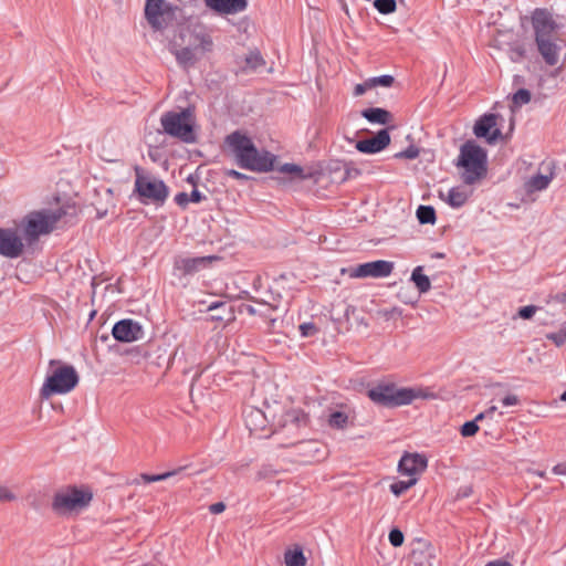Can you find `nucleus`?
Returning <instances> with one entry per match:
<instances>
[{
    "instance_id": "60",
    "label": "nucleus",
    "mask_w": 566,
    "mask_h": 566,
    "mask_svg": "<svg viewBox=\"0 0 566 566\" xmlns=\"http://www.w3.org/2000/svg\"><path fill=\"white\" fill-rule=\"evenodd\" d=\"M485 566H495V562H489Z\"/></svg>"
},
{
    "instance_id": "11",
    "label": "nucleus",
    "mask_w": 566,
    "mask_h": 566,
    "mask_svg": "<svg viewBox=\"0 0 566 566\" xmlns=\"http://www.w3.org/2000/svg\"><path fill=\"white\" fill-rule=\"evenodd\" d=\"M394 270V263L385 260H377L373 262H366L358 264L355 268L347 270L349 277L352 279H364V277H387Z\"/></svg>"
},
{
    "instance_id": "30",
    "label": "nucleus",
    "mask_w": 566,
    "mask_h": 566,
    "mask_svg": "<svg viewBox=\"0 0 566 566\" xmlns=\"http://www.w3.org/2000/svg\"><path fill=\"white\" fill-rule=\"evenodd\" d=\"M212 40L207 34L196 35L195 42L192 43V48L200 55V57L212 50Z\"/></svg>"
},
{
    "instance_id": "32",
    "label": "nucleus",
    "mask_w": 566,
    "mask_h": 566,
    "mask_svg": "<svg viewBox=\"0 0 566 566\" xmlns=\"http://www.w3.org/2000/svg\"><path fill=\"white\" fill-rule=\"evenodd\" d=\"M417 218L422 224H432L436 221V211L431 206H419L417 209Z\"/></svg>"
},
{
    "instance_id": "8",
    "label": "nucleus",
    "mask_w": 566,
    "mask_h": 566,
    "mask_svg": "<svg viewBox=\"0 0 566 566\" xmlns=\"http://www.w3.org/2000/svg\"><path fill=\"white\" fill-rule=\"evenodd\" d=\"M135 192L144 203H163L168 197V187L156 177L145 175L140 168L135 169Z\"/></svg>"
},
{
    "instance_id": "51",
    "label": "nucleus",
    "mask_w": 566,
    "mask_h": 566,
    "mask_svg": "<svg viewBox=\"0 0 566 566\" xmlns=\"http://www.w3.org/2000/svg\"><path fill=\"white\" fill-rule=\"evenodd\" d=\"M491 409H492V411L494 410L493 407ZM492 422H493V416L491 417V419L486 418V420L483 422L484 428H481V430H483L484 433H490L492 430Z\"/></svg>"
},
{
    "instance_id": "35",
    "label": "nucleus",
    "mask_w": 566,
    "mask_h": 566,
    "mask_svg": "<svg viewBox=\"0 0 566 566\" xmlns=\"http://www.w3.org/2000/svg\"><path fill=\"white\" fill-rule=\"evenodd\" d=\"M417 478H411L408 481H397L390 485V491L396 495L400 496L410 488H412L417 483Z\"/></svg>"
},
{
    "instance_id": "43",
    "label": "nucleus",
    "mask_w": 566,
    "mask_h": 566,
    "mask_svg": "<svg viewBox=\"0 0 566 566\" xmlns=\"http://www.w3.org/2000/svg\"><path fill=\"white\" fill-rule=\"evenodd\" d=\"M300 331H301L302 336L308 337V336H313L314 334H316L317 328L313 323H304V324L300 325Z\"/></svg>"
},
{
    "instance_id": "4",
    "label": "nucleus",
    "mask_w": 566,
    "mask_h": 566,
    "mask_svg": "<svg viewBox=\"0 0 566 566\" xmlns=\"http://www.w3.org/2000/svg\"><path fill=\"white\" fill-rule=\"evenodd\" d=\"M93 494L86 489L67 486L59 490L52 501V509L60 515L78 513L91 503Z\"/></svg>"
},
{
    "instance_id": "25",
    "label": "nucleus",
    "mask_w": 566,
    "mask_h": 566,
    "mask_svg": "<svg viewBox=\"0 0 566 566\" xmlns=\"http://www.w3.org/2000/svg\"><path fill=\"white\" fill-rule=\"evenodd\" d=\"M469 196L463 187H453L448 191L447 201L451 207L460 208L468 201Z\"/></svg>"
},
{
    "instance_id": "19",
    "label": "nucleus",
    "mask_w": 566,
    "mask_h": 566,
    "mask_svg": "<svg viewBox=\"0 0 566 566\" xmlns=\"http://www.w3.org/2000/svg\"><path fill=\"white\" fill-rule=\"evenodd\" d=\"M217 256L182 258L176 262V268L184 274H192L208 266Z\"/></svg>"
},
{
    "instance_id": "42",
    "label": "nucleus",
    "mask_w": 566,
    "mask_h": 566,
    "mask_svg": "<svg viewBox=\"0 0 566 566\" xmlns=\"http://www.w3.org/2000/svg\"><path fill=\"white\" fill-rule=\"evenodd\" d=\"M537 307L534 305H527L518 310V316L523 319H530L536 313Z\"/></svg>"
},
{
    "instance_id": "15",
    "label": "nucleus",
    "mask_w": 566,
    "mask_h": 566,
    "mask_svg": "<svg viewBox=\"0 0 566 566\" xmlns=\"http://www.w3.org/2000/svg\"><path fill=\"white\" fill-rule=\"evenodd\" d=\"M427 459L418 453H406L399 461L398 471L411 478H417L427 468Z\"/></svg>"
},
{
    "instance_id": "41",
    "label": "nucleus",
    "mask_w": 566,
    "mask_h": 566,
    "mask_svg": "<svg viewBox=\"0 0 566 566\" xmlns=\"http://www.w3.org/2000/svg\"><path fill=\"white\" fill-rule=\"evenodd\" d=\"M547 339L552 340L556 346H562L566 342V331H558L546 335Z\"/></svg>"
},
{
    "instance_id": "56",
    "label": "nucleus",
    "mask_w": 566,
    "mask_h": 566,
    "mask_svg": "<svg viewBox=\"0 0 566 566\" xmlns=\"http://www.w3.org/2000/svg\"><path fill=\"white\" fill-rule=\"evenodd\" d=\"M497 566H512L509 562H497Z\"/></svg>"
},
{
    "instance_id": "2",
    "label": "nucleus",
    "mask_w": 566,
    "mask_h": 566,
    "mask_svg": "<svg viewBox=\"0 0 566 566\" xmlns=\"http://www.w3.org/2000/svg\"><path fill=\"white\" fill-rule=\"evenodd\" d=\"M457 167L464 184L473 185L482 180L488 172L485 149L474 140L465 142L460 148Z\"/></svg>"
},
{
    "instance_id": "50",
    "label": "nucleus",
    "mask_w": 566,
    "mask_h": 566,
    "mask_svg": "<svg viewBox=\"0 0 566 566\" xmlns=\"http://www.w3.org/2000/svg\"><path fill=\"white\" fill-rule=\"evenodd\" d=\"M501 151H502V159H511L512 156H513V148L511 146H509L506 143H504V145L501 147Z\"/></svg>"
},
{
    "instance_id": "31",
    "label": "nucleus",
    "mask_w": 566,
    "mask_h": 566,
    "mask_svg": "<svg viewBox=\"0 0 566 566\" xmlns=\"http://www.w3.org/2000/svg\"><path fill=\"white\" fill-rule=\"evenodd\" d=\"M181 469H179V471ZM177 472H178V470L168 471V472H165V473H161V474H146V473H143V474L139 475V478H137V479H135L133 481V484H139L140 482L153 483V482L165 481V480L169 479L170 476L175 475Z\"/></svg>"
},
{
    "instance_id": "40",
    "label": "nucleus",
    "mask_w": 566,
    "mask_h": 566,
    "mask_svg": "<svg viewBox=\"0 0 566 566\" xmlns=\"http://www.w3.org/2000/svg\"><path fill=\"white\" fill-rule=\"evenodd\" d=\"M247 64L251 67V69H256L259 67L260 65L264 64V61L261 56V54L259 52H251L248 56H247Z\"/></svg>"
},
{
    "instance_id": "12",
    "label": "nucleus",
    "mask_w": 566,
    "mask_h": 566,
    "mask_svg": "<svg viewBox=\"0 0 566 566\" xmlns=\"http://www.w3.org/2000/svg\"><path fill=\"white\" fill-rule=\"evenodd\" d=\"M535 41L537 50L545 63L549 66L557 65L563 50L562 40L555 34H548L545 36L539 35V38H535Z\"/></svg>"
},
{
    "instance_id": "37",
    "label": "nucleus",
    "mask_w": 566,
    "mask_h": 566,
    "mask_svg": "<svg viewBox=\"0 0 566 566\" xmlns=\"http://www.w3.org/2000/svg\"><path fill=\"white\" fill-rule=\"evenodd\" d=\"M18 500V495L10 486L0 484V503H10Z\"/></svg>"
},
{
    "instance_id": "14",
    "label": "nucleus",
    "mask_w": 566,
    "mask_h": 566,
    "mask_svg": "<svg viewBox=\"0 0 566 566\" xmlns=\"http://www.w3.org/2000/svg\"><path fill=\"white\" fill-rule=\"evenodd\" d=\"M145 17L155 30H160L169 17V7L164 0H147Z\"/></svg>"
},
{
    "instance_id": "1",
    "label": "nucleus",
    "mask_w": 566,
    "mask_h": 566,
    "mask_svg": "<svg viewBox=\"0 0 566 566\" xmlns=\"http://www.w3.org/2000/svg\"><path fill=\"white\" fill-rule=\"evenodd\" d=\"M223 150L231 155L241 168L252 171H271L276 160L270 151L259 150L252 139L239 130L224 138Z\"/></svg>"
},
{
    "instance_id": "45",
    "label": "nucleus",
    "mask_w": 566,
    "mask_h": 566,
    "mask_svg": "<svg viewBox=\"0 0 566 566\" xmlns=\"http://www.w3.org/2000/svg\"><path fill=\"white\" fill-rule=\"evenodd\" d=\"M175 201L177 205L185 208L188 205V202L190 201V198L186 192H180V193L176 195Z\"/></svg>"
},
{
    "instance_id": "54",
    "label": "nucleus",
    "mask_w": 566,
    "mask_h": 566,
    "mask_svg": "<svg viewBox=\"0 0 566 566\" xmlns=\"http://www.w3.org/2000/svg\"><path fill=\"white\" fill-rule=\"evenodd\" d=\"M222 305H223V303H213V304H211V305L209 306V308H208V310H209V311H213V310H216V308H218L219 306H222Z\"/></svg>"
},
{
    "instance_id": "57",
    "label": "nucleus",
    "mask_w": 566,
    "mask_h": 566,
    "mask_svg": "<svg viewBox=\"0 0 566 566\" xmlns=\"http://www.w3.org/2000/svg\"><path fill=\"white\" fill-rule=\"evenodd\" d=\"M559 399L566 402V390L560 395Z\"/></svg>"
},
{
    "instance_id": "44",
    "label": "nucleus",
    "mask_w": 566,
    "mask_h": 566,
    "mask_svg": "<svg viewBox=\"0 0 566 566\" xmlns=\"http://www.w3.org/2000/svg\"><path fill=\"white\" fill-rule=\"evenodd\" d=\"M373 88L371 84H370V81L367 80L366 82L364 83H360V84H357L354 88V95L355 96H360L363 94L366 93V91Z\"/></svg>"
},
{
    "instance_id": "47",
    "label": "nucleus",
    "mask_w": 566,
    "mask_h": 566,
    "mask_svg": "<svg viewBox=\"0 0 566 566\" xmlns=\"http://www.w3.org/2000/svg\"><path fill=\"white\" fill-rule=\"evenodd\" d=\"M226 175L228 177H231L233 179H238V180H247L249 177L240 171H237L234 169H228L226 170Z\"/></svg>"
},
{
    "instance_id": "20",
    "label": "nucleus",
    "mask_w": 566,
    "mask_h": 566,
    "mask_svg": "<svg viewBox=\"0 0 566 566\" xmlns=\"http://www.w3.org/2000/svg\"><path fill=\"white\" fill-rule=\"evenodd\" d=\"M206 4L221 13L233 14L247 8V0H205Z\"/></svg>"
},
{
    "instance_id": "52",
    "label": "nucleus",
    "mask_w": 566,
    "mask_h": 566,
    "mask_svg": "<svg viewBox=\"0 0 566 566\" xmlns=\"http://www.w3.org/2000/svg\"><path fill=\"white\" fill-rule=\"evenodd\" d=\"M190 201L192 202H200L202 200V195L198 190H192L191 195L189 196Z\"/></svg>"
},
{
    "instance_id": "53",
    "label": "nucleus",
    "mask_w": 566,
    "mask_h": 566,
    "mask_svg": "<svg viewBox=\"0 0 566 566\" xmlns=\"http://www.w3.org/2000/svg\"><path fill=\"white\" fill-rule=\"evenodd\" d=\"M558 302L566 303V291L557 296Z\"/></svg>"
},
{
    "instance_id": "33",
    "label": "nucleus",
    "mask_w": 566,
    "mask_h": 566,
    "mask_svg": "<svg viewBox=\"0 0 566 566\" xmlns=\"http://www.w3.org/2000/svg\"><path fill=\"white\" fill-rule=\"evenodd\" d=\"M283 417V426L287 423H301L306 420V415L301 409L294 408L286 410Z\"/></svg>"
},
{
    "instance_id": "28",
    "label": "nucleus",
    "mask_w": 566,
    "mask_h": 566,
    "mask_svg": "<svg viewBox=\"0 0 566 566\" xmlns=\"http://www.w3.org/2000/svg\"><path fill=\"white\" fill-rule=\"evenodd\" d=\"M176 59L180 64L189 66L193 65L200 59V55L195 51L192 46H190L182 48L181 50L177 51Z\"/></svg>"
},
{
    "instance_id": "23",
    "label": "nucleus",
    "mask_w": 566,
    "mask_h": 566,
    "mask_svg": "<svg viewBox=\"0 0 566 566\" xmlns=\"http://www.w3.org/2000/svg\"><path fill=\"white\" fill-rule=\"evenodd\" d=\"M361 115L368 122L380 124V125H386V124L390 123L392 119V115L388 111H386L384 108H379V107H371V108L364 109L361 112Z\"/></svg>"
},
{
    "instance_id": "36",
    "label": "nucleus",
    "mask_w": 566,
    "mask_h": 566,
    "mask_svg": "<svg viewBox=\"0 0 566 566\" xmlns=\"http://www.w3.org/2000/svg\"><path fill=\"white\" fill-rule=\"evenodd\" d=\"M374 7L382 14H389L396 11L395 0H375Z\"/></svg>"
},
{
    "instance_id": "17",
    "label": "nucleus",
    "mask_w": 566,
    "mask_h": 566,
    "mask_svg": "<svg viewBox=\"0 0 566 566\" xmlns=\"http://www.w3.org/2000/svg\"><path fill=\"white\" fill-rule=\"evenodd\" d=\"M532 24L535 32V38L539 35L555 34V25L548 12L542 9H536L532 15Z\"/></svg>"
},
{
    "instance_id": "55",
    "label": "nucleus",
    "mask_w": 566,
    "mask_h": 566,
    "mask_svg": "<svg viewBox=\"0 0 566 566\" xmlns=\"http://www.w3.org/2000/svg\"><path fill=\"white\" fill-rule=\"evenodd\" d=\"M533 473L539 478H545V472L544 471H533Z\"/></svg>"
},
{
    "instance_id": "3",
    "label": "nucleus",
    "mask_w": 566,
    "mask_h": 566,
    "mask_svg": "<svg viewBox=\"0 0 566 566\" xmlns=\"http://www.w3.org/2000/svg\"><path fill=\"white\" fill-rule=\"evenodd\" d=\"M78 380V374L73 366L51 360L50 370L40 389V396L43 399H49L54 395H66L77 386Z\"/></svg>"
},
{
    "instance_id": "59",
    "label": "nucleus",
    "mask_w": 566,
    "mask_h": 566,
    "mask_svg": "<svg viewBox=\"0 0 566 566\" xmlns=\"http://www.w3.org/2000/svg\"><path fill=\"white\" fill-rule=\"evenodd\" d=\"M419 551L415 549L412 551V556L416 557L418 555ZM420 553H423L422 551H420Z\"/></svg>"
},
{
    "instance_id": "34",
    "label": "nucleus",
    "mask_w": 566,
    "mask_h": 566,
    "mask_svg": "<svg viewBox=\"0 0 566 566\" xmlns=\"http://www.w3.org/2000/svg\"><path fill=\"white\" fill-rule=\"evenodd\" d=\"M348 416L343 411H334L328 417V424L335 429H344L347 426Z\"/></svg>"
},
{
    "instance_id": "29",
    "label": "nucleus",
    "mask_w": 566,
    "mask_h": 566,
    "mask_svg": "<svg viewBox=\"0 0 566 566\" xmlns=\"http://www.w3.org/2000/svg\"><path fill=\"white\" fill-rule=\"evenodd\" d=\"M284 563L286 566H305L306 558L303 554L301 547H295V549L286 551L284 554Z\"/></svg>"
},
{
    "instance_id": "9",
    "label": "nucleus",
    "mask_w": 566,
    "mask_h": 566,
    "mask_svg": "<svg viewBox=\"0 0 566 566\" xmlns=\"http://www.w3.org/2000/svg\"><path fill=\"white\" fill-rule=\"evenodd\" d=\"M531 97V92L525 88H521L512 95L510 105L511 114L509 117L503 118L497 115V143L506 140L512 135L515 126L513 113L530 103Z\"/></svg>"
},
{
    "instance_id": "49",
    "label": "nucleus",
    "mask_w": 566,
    "mask_h": 566,
    "mask_svg": "<svg viewBox=\"0 0 566 566\" xmlns=\"http://www.w3.org/2000/svg\"><path fill=\"white\" fill-rule=\"evenodd\" d=\"M226 510V505L223 502H217L209 506V511L212 514H220Z\"/></svg>"
},
{
    "instance_id": "61",
    "label": "nucleus",
    "mask_w": 566,
    "mask_h": 566,
    "mask_svg": "<svg viewBox=\"0 0 566 566\" xmlns=\"http://www.w3.org/2000/svg\"><path fill=\"white\" fill-rule=\"evenodd\" d=\"M248 310H249L250 313H252V314L254 313V310L251 306H249Z\"/></svg>"
},
{
    "instance_id": "58",
    "label": "nucleus",
    "mask_w": 566,
    "mask_h": 566,
    "mask_svg": "<svg viewBox=\"0 0 566 566\" xmlns=\"http://www.w3.org/2000/svg\"><path fill=\"white\" fill-rule=\"evenodd\" d=\"M102 158H103V159H105V160H107V161H115V158H107V157H105V156H103V155H102Z\"/></svg>"
},
{
    "instance_id": "21",
    "label": "nucleus",
    "mask_w": 566,
    "mask_h": 566,
    "mask_svg": "<svg viewBox=\"0 0 566 566\" xmlns=\"http://www.w3.org/2000/svg\"><path fill=\"white\" fill-rule=\"evenodd\" d=\"M492 417V409L486 410L485 412H480L475 416V418L471 421L464 422L460 428V434L463 438H470L475 436L481 428H484L483 422L486 420V418L491 419Z\"/></svg>"
},
{
    "instance_id": "26",
    "label": "nucleus",
    "mask_w": 566,
    "mask_h": 566,
    "mask_svg": "<svg viewBox=\"0 0 566 566\" xmlns=\"http://www.w3.org/2000/svg\"><path fill=\"white\" fill-rule=\"evenodd\" d=\"M411 281L415 283L420 293H427L431 287L430 280L426 274H423L422 266H417L413 269L411 273Z\"/></svg>"
},
{
    "instance_id": "48",
    "label": "nucleus",
    "mask_w": 566,
    "mask_h": 566,
    "mask_svg": "<svg viewBox=\"0 0 566 566\" xmlns=\"http://www.w3.org/2000/svg\"><path fill=\"white\" fill-rule=\"evenodd\" d=\"M418 155H419L418 149L410 147V148L406 149L405 151L400 153L398 156L413 159V158H417Z\"/></svg>"
},
{
    "instance_id": "6",
    "label": "nucleus",
    "mask_w": 566,
    "mask_h": 566,
    "mask_svg": "<svg viewBox=\"0 0 566 566\" xmlns=\"http://www.w3.org/2000/svg\"><path fill=\"white\" fill-rule=\"evenodd\" d=\"M368 397L376 403L387 407H398L411 403L415 399L421 397V392L413 388L379 385L368 390Z\"/></svg>"
},
{
    "instance_id": "5",
    "label": "nucleus",
    "mask_w": 566,
    "mask_h": 566,
    "mask_svg": "<svg viewBox=\"0 0 566 566\" xmlns=\"http://www.w3.org/2000/svg\"><path fill=\"white\" fill-rule=\"evenodd\" d=\"M164 132L185 143L195 142V116L190 108L165 113L160 118Z\"/></svg>"
},
{
    "instance_id": "38",
    "label": "nucleus",
    "mask_w": 566,
    "mask_h": 566,
    "mask_svg": "<svg viewBox=\"0 0 566 566\" xmlns=\"http://www.w3.org/2000/svg\"><path fill=\"white\" fill-rule=\"evenodd\" d=\"M369 81H370L373 88L376 86L389 87L394 83V77L391 75H381V76L369 78Z\"/></svg>"
},
{
    "instance_id": "16",
    "label": "nucleus",
    "mask_w": 566,
    "mask_h": 566,
    "mask_svg": "<svg viewBox=\"0 0 566 566\" xmlns=\"http://www.w3.org/2000/svg\"><path fill=\"white\" fill-rule=\"evenodd\" d=\"M390 144V136L387 129H381L376 136L358 140L356 149L364 154H376L385 149Z\"/></svg>"
},
{
    "instance_id": "27",
    "label": "nucleus",
    "mask_w": 566,
    "mask_h": 566,
    "mask_svg": "<svg viewBox=\"0 0 566 566\" xmlns=\"http://www.w3.org/2000/svg\"><path fill=\"white\" fill-rule=\"evenodd\" d=\"M277 170L282 174L291 176L292 179H306L311 177L310 172H306L302 166L296 164H284L280 166Z\"/></svg>"
},
{
    "instance_id": "18",
    "label": "nucleus",
    "mask_w": 566,
    "mask_h": 566,
    "mask_svg": "<svg viewBox=\"0 0 566 566\" xmlns=\"http://www.w3.org/2000/svg\"><path fill=\"white\" fill-rule=\"evenodd\" d=\"M473 133L478 138H484L486 143L495 140V114H486L476 120Z\"/></svg>"
},
{
    "instance_id": "39",
    "label": "nucleus",
    "mask_w": 566,
    "mask_h": 566,
    "mask_svg": "<svg viewBox=\"0 0 566 566\" xmlns=\"http://www.w3.org/2000/svg\"><path fill=\"white\" fill-rule=\"evenodd\" d=\"M388 538H389L390 544H391L394 547H399V546H401V545H402V543H403V539H405L402 532H401L400 530H398V528H394V530H391V531L389 532V536H388Z\"/></svg>"
},
{
    "instance_id": "46",
    "label": "nucleus",
    "mask_w": 566,
    "mask_h": 566,
    "mask_svg": "<svg viewBox=\"0 0 566 566\" xmlns=\"http://www.w3.org/2000/svg\"><path fill=\"white\" fill-rule=\"evenodd\" d=\"M518 403V397L516 395H507L502 399V405L504 407H511Z\"/></svg>"
},
{
    "instance_id": "24",
    "label": "nucleus",
    "mask_w": 566,
    "mask_h": 566,
    "mask_svg": "<svg viewBox=\"0 0 566 566\" xmlns=\"http://www.w3.org/2000/svg\"><path fill=\"white\" fill-rule=\"evenodd\" d=\"M552 179H553L552 172L549 175H542V174L535 175V176L531 177L525 182V190L528 193H533L535 191H542L548 187Z\"/></svg>"
},
{
    "instance_id": "10",
    "label": "nucleus",
    "mask_w": 566,
    "mask_h": 566,
    "mask_svg": "<svg viewBox=\"0 0 566 566\" xmlns=\"http://www.w3.org/2000/svg\"><path fill=\"white\" fill-rule=\"evenodd\" d=\"M23 238L17 228H0V255L17 259L24 252Z\"/></svg>"
},
{
    "instance_id": "7",
    "label": "nucleus",
    "mask_w": 566,
    "mask_h": 566,
    "mask_svg": "<svg viewBox=\"0 0 566 566\" xmlns=\"http://www.w3.org/2000/svg\"><path fill=\"white\" fill-rule=\"evenodd\" d=\"M61 217V211L42 210L28 213L21 222L25 238L32 242L40 235L50 233Z\"/></svg>"
},
{
    "instance_id": "22",
    "label": "nucleus",
    "mask_w": 566,
    "mask_h": 566,
    "mask_svg": "<svg viewBox=\"0 0 566 566\" xmlns=\"http://www.w3.org/2000/svg\"><path fill=\"white\" fill-rule=\"evenodd\" d=\"M265 415L256 408L244 410V422L251 432L263 431L265 429Z\"/></svg>"
},
{
    "instance_id": "13",
    "label": "nucleus",
    "mask_w": 566,
    "mask_h": 566,
    "mask_svg": "<svg viewBox=\"0 0 566 566\" xmlns=\"http://www.w3.org/2000/svg\"><path fill=\"white\" fill-rule=\"evenodd\" d=\"M112 334L118 342L133 343L143 338L144 331L137 322L122 319L114 325Z\"/></svg>"
}]
</instances>
